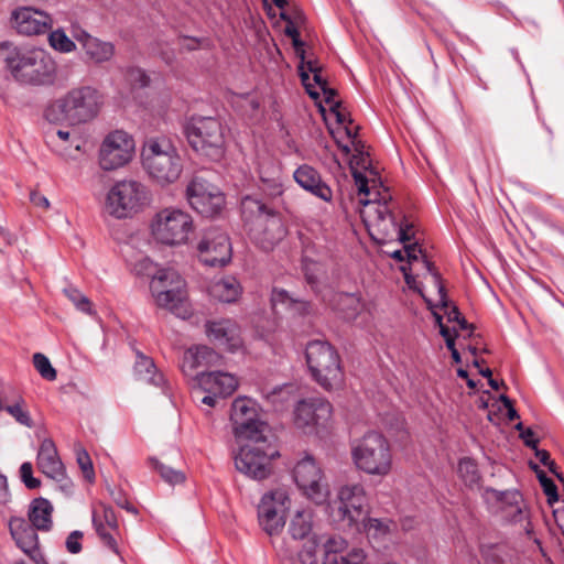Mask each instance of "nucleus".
Here are the masks:
<instances>
[{"label": "nucleus", "mask_w": 564, "mask_h": 564, "mask_svg": "<svg viewBox=\"0 0 564 564\" xmlns=\"http://www.w3.org/2000/svg\"><path fill=\"white\" fill-rule=\"evenodd\" d=\"M20 476H21L23 484L29 489H35L41 486L40 479L33 477V467H32V464L29 462L23 463L21 465Z\"/></svg>", "instance_id": "nucleus-50"}, {"label": "nucleus", "mask_w": 564, "mask_h": 564, "mask_svg": "<svg viewBox=\"0 0 564 564\" xmlns=\"http://www.w3.org/2000/svg\"><path fill=\"white\" fill-rule=\"evenodd\" d=\"M36 466L45 476L61 482L59 489L63 492L69 494L72 491L73 482L66 477L65 467L51 438H45L41 443Z\"/></svg>", "instance_id": "nucleus-19"}, {"label": "nucleus", "mask_w": 564, "mask_h": 564, "mask_svg": "<svg viewBox=\"0 0 564 564\" xmlns=\"http://www.w3.org/2000/svg\"><path fill=\"white\" fill-rule=\"evenodd\" d=\"M404 252L409 262L416 261L419 259V254H423V250L417 242L404 245Z\"/></svg>", "instance_id": "nucleus-57"}, {"label": "nucleus", "mask_w": 564, "mask_h": 564, "mask_svg": "<svg viewBox=\"0 0 564 564\" xmlns=\"http://www.w3.org/2000/svg\"><path fill=\"white\" fill-rule=\"evenodd\" d=\"M9 529L18 546L32 558L36 560L39 554L37 530L32 523H28L22 518H11Z\"/></svg>", "instance_id": "nucleus-27"}, {"label": "nucleus", "mask_w": 564, "mask_h": 564, "mask_svg": "<svg viewBox=\"0 0 564 564\" xmlns=\"http://www.w3.org/2000/svg\"><path fill=\"white\" fill-rule=\"evenodd\" d=\"M11 23L20 34L39 35L52 29L53 20L44 11L21 7L12 11Z\"/></svg>", "instance_id": "nucleus-21"}, {"label": "nucleus", "mask_w": 564, "mask_h": 564, "mask_svg": "<svg viewBox=\"0 0 564 564\" xmlns=\"http://www.w3.org/2000/svg\"><path fill=\"white\" fill-rule=\"evenodd\" d=\"M338 304L343 305L341 311L350 310V312H346L347 317L355 316L360 308L359 297L355 294H339Z\"/></svg>", "instance_id": "nucleus-49"}, {"label": "nucleus", "mask_w": 564, "mask_h": 564, "mask_svg": "<svg viewBox=\"0 0 564 564\" xmlns=\"http://www.w3.org/2000/svg\"><path fill=\"white\" fill-rule=\"evenodd\" d=\"M50 45L59 52L69 53L76 48L75 43L65 34L63 30H55L48 35Z\"/></svg>", "instance_id": "nucleus-40"}, {"label": "nucleus", "mask_w": 564, "mask_h": 564, "mask_svg": "<svg viewBox=\"0 0 564 564\" xmlns=\"http://www.w3.org/2000/svg\"><path fill=\"white\" fill-rule=\"evenodd\" d=\"M230 421L237 440L249 436L269 434V426L256 420L253 402L248 398H237L231 405Z\"/></svg>", "instance_id": "nucleus-15"}, {"label": "nucleus", "mask_w": 564, "mask_h": 564, "mask_svg": "<svg viewBox=\"0 0 564 564\" xmlns=\"http://www.w3.org/2000/svg\"><path fill=\"white\" fill-rule=\"evenodd\" d=\"M412 226L406 225L405 227L400 226L398 230V238L400 242L405 243L406 241H410L413 238V235L411 234Z\"/></svg>", "instance_id": "nucleus-61"}, {"label": "nucleus", "mask_w": 564, "mask_h": 564, "mask_svg": "<svg viewBox=\"0 0 564 564\" xmlns=\"http://www.w3.org/2000/svg\"><path fill=\"white\" fill-rule=\"evenodd\" d=\"M75 453L77 464L85 479L88 480L89 482H93L95 479V470L88 452L82 445H77L75 447Z\"/></svg>", "instance_id": "nucleus-39"}, {"label": "nucleus", "mask_w": 564, "mask_h": 564, "mask_svg": "<svg viewBox=\"0 0 564 564\" xmlns=\"http://www.w3.org/2000/svg\"><path fill=\"white\" fill-rule=\"evenodd\" d=\"M195 388L206 393H216L225 398L234 393L238 387L236 377L221 371H202L195 376Z\"/></svg>", "instance_id": "nucleus-25"}, {"label": "nucleus", "mask_w": 564, "mask_h": 564, "mask_svg": "<svg viewBox=\"0 0 564 564\" xmlns=\"http://www.w3.org/2000/svg\"><path fill=\"white\" fill-rule=\"evenodd\" d=\"M197 250L202 262L209 267L225 265L231 259L229 238L217 228L207 229L203 234Z\"/></svg>", "instance_id": "nucleus-18"}, {"label": "nucleus", "mask_w": 564, "mask_h": 564, "mask_svg": "<svg viewBox=\"0 0 564 564\" xmlns=\"http://www.w3.org/2000/svg\"><path fill=\"white\" fill-rule=\"evenodd\" d=\"M180 45L183 50L194 51L199 47L200 41L194 37L184 36L181 39Z\"/></svg>", "instance_id": "nucleus-60"}, {"label": "nucleus", "mask_w": 564, "mask_h": 564, "mask_svg": "<svg viewBox=\"0 0 564 564\" xmlns=\"http://www.w3.org/2000/svg\"><path fill=\"white\" fill-rule=\"evenodd\" d=\"M367 164H369V161L362 156L354 155L350 160L351 174L358 187V192L359 194H364L369 197L361 202L364 205L375 203L388 206V203L391 200V195L389 194L388 188L383 187L381 182H378L375 178L369 180L355 167V165H361L367 169Z\"/></svg>", "instance_id": "nucleus-22"}, {"label": "nucleus", "mask_w": 564, "mask_h": 564, "mask_svg": "<svg viewBox=\"0 0 564 564\" xmlns=\"http://www.w3.org/2000/svg\"><path fill=\"white\" fill-rule=\"evenodd\" d=\"M301 564H326L327 550L315 539L307 540L299 553Z\"/></svg>", "instance_id": "nucleus-35"}, {"label": "nucleus", "mask_w": 564, "mask_h": 564, "mask_svg": "<svg viewBox=\"0 0 564 564\" xmlns=\"http://www.w3.org/2000/svg\"><path fill=\"white\" fill-rule=\"evenodd\" d=\"M0 62L12 77L29 85H44L54 78L56 66L42 48L19 47L10 42L0 43Z\"/></svg>", "instance_id": "nucleus-1"}, {"label": "nucleus", "mask_w": 564, "mask_h": 564, "mask_svg": "<svg viewBox=\"0 0 564 564\" xmlns=\"http://www.w3.org/2000/svg\"><path fill=\"white\" fill-rule=\"evenodd\" d=\"M293 176L303 189L325 202L333 199L330 187L322 180L321 174L313 166L303 164L295 170Z\"/></svg>", "instance_id": "nucleus-26"}, {"label": "nucleus", "mask_w": 564, "mask_h": 564, "mask_svg": "<svg viewBox=\"0 0 564 564\" xmlns=\"http://www.w3.org/2000/svg\"><path fill=\"white\" fill-rule=\"evenodd\" d=\"M194 229L192 216L177 207L160 209L150 221L152 238L158 243L167 247H178L187 243Z\"/></svg>", "instance_id": "nucleus-7"}, {"label": "nucleus", "mask_w": 564, "mask_h": 564, "mask_svg": "<svg viewBox=\"0 0 564 564\" xmlns=\"http://www.w3.org/2000/svg\"><path fill=\"white\" fill-rule=\"evenodd\" d=\"M33 365L42 378L50 380V381H53L56 379L57 372L45 355H43L41 352L34 354L33 355Z\"/></svg>", "instance_id": "nucleus-41"}, {"label": "nucleus", "mask_w": 564, "mask_h": 564, "mask_svg": "<svg viewBox=\"0 0 564 564\" xmlns=\"http://www.w3.org/2000/svg\"><path fill=\"white\" fill-rule=\"evenodd\" d=\"M338 502L341 520H346L351 525L364 516L367 506L366 491L359 484L345 485L338 491Z\"/></svg>", "instance_id": "nucleus-23"}, {"label": "nucleus", "mask_w": 564, "mask_h": 564, "mask_svg": "<svg viewBox=\"0 0 564 564\" xmlns=\"http://www.w3.org/2000/svg\"><path fill=\"white\" fill-rule=\"evenodd\" d=\"M241 445L234 456L236 469L245 476L263 480L273 471V459L279 456L268 434L237 440Z\"/></svg>", "instance_id": "nucleus-5"}, {"label": "nucleus", "mask_w": 564, "mask_h": 564, "mask_svg": "<svg viewBox=\"0 0 564 564\" xmlns=\"http://www.w3.org/2000/svg\"><path fill=\"white\" fill-rule=\"evenodd\" d=\"M150 289L155 303L160 307L171 311L181 318H186L191 315L185 281L174 269L158 270L152 278Z\"/></svg>", "instance_id": "nucleus-9"}, {"label": "nucleus", "mask_w": 564, "mask_h": 564, "mask_svg": "<svg viewBox=\"0 0 564 564\" xmlns=\"http://www.w3.org/2000/svg\"><path fill=\"white\" fill-rule=\"evenodd\" d=\"M312 530V516L310 511L299 510L290 522L289 532L293 539H305Z\"/></svg>", "instance_id": "nucleus-36"}, {"label": "nucleus", "mask_w": 564, "mask_h": 564, "mask_svg": "<svg viewBox=\"0 0 564 564\" xmlns=\"http://www.w3.org/2000/svg\"><path fill=\"white\" fill-rule=\"evenodd\" d=\"M296 56L301 59V63L297 67L302 84L305 86L306 91L313 99H317L319 94L314 90V85L310 82L308 73L305 69V50L304 47H300L295 50Z\"/></svg>", "instance_id": "nucleus-42"}, {"label": "nucleus", "mask_w": 564, "mask_h": 564, "mask_svg": "<svg viewBox=\"0 0 564 564\" xmlns=\"http://www.w3.org/2000/svg\"><path fill=\"white\" fill-rule=\"evenodd\" d=\"M221 356L207 346L189 348L184 352L182 370L186 376L199 368L220 365Z\"/></svg>", "instance_id": "nucleus-29"}, {"label": "nucleus", "mask_w": 564, "mask_h": 564, "mask_svg": "<svg viewBox=\"0 0 564 564\" xmlns=\"http://www.w3.org/2000/svg\"><path fill=\"white\" fill-rule=\"evenodd\" d=\"M458 475L469 487L479 485L481 479L476 462L469 457L459 460Z\"/></svg>", "instance_id": "nucleus-37"}, {"label": "nucleus", "mask_w": 564, "mask_h": 564, "mask_svg": "<svg viewBox=\"0 0 564 564\" xmlns=\"http://www.w3.org/2000/svg\"><path fill=\"white\" fill-rule=\"evenodd\" d=\"M306 362L314 380L325 390L338 389L344 383V371L337 350L327 341H310Z\"/></svg>", "instance_id": "nucleus-6"}, {"label": "nucleus", "mask_w": 564, "mask_h": 564, "mask_svg": "<svg viewBox=\"0 0 564 564\" xmlns=\"http://www.w3.org/2000/svg\"><path fill=\"white\" fill-rule=\"evenodd\" d=\"M151 463L153 466L160 471L161 477L171 485L181 484L185 480V475L180 471L175 470L169 466H164L162 464H159L156 459H151Z\"/></svg>", "instance_id": "nucleus-44"}, {"label": "nucleus", "mask_w": 564, "mask_h": 564, "mask_svg": "<svg viewBox=\"0 0 564 564\" xmlns=\"http://www.w3.org/2000/svg\"><path fill=\"white\" fill-rule=\"evenodd\" d=\"M31 200L33 202L34 205H36L43 209H47L50 207L48 199L43 195L33 193V194H31Z\"/></svg>", "instance_id": "nucleus-63"}, {"label": "nucleus", "mask_w": 564, "mask_h": 564, "mask_svg": "<svg viewBox=\"0 0 564 564\" xmlns=\"http://www.w3.org/2000/svg\"><path fill=\"white\" fill-rule=\"evenodd\" d=\"M538 478L540 480V484L543 488L544 494L547 497V502L551 505L554 501H557L558 495H557V488L553 480L549 478L543 470H538Z\"/></svg>", "instance_id": "nucleus-47"}, {"label": "nucleus", "mask_w": 564, "mask_h": 564, "mask_svg": "<svg viewBox=\"0 0 564 564\" xmlns=\"http://www.w3.org/2000/svg\"><path fill=\"white\" fill-rule=\"evenodd\" d=\"M401 270L404 274V281H405L406 285L410 289H413V290L417 291L421 295H423L422 290L416 285L415 278L410 273L411 269L406 268V267H402Z\"/></svg>", "instance_id": "nucleus-59"}, {"label": "nucleus", "mask_w": 564, "mask_h": 564, "mask_svg": "<svg viewBox=\"0 0 564 564\" xmlns=\"http://www.w3.org/2000/svg\"><path fill=\"white\" fill-rule=\"evenodd\" d=\"M358 469L369 475L386 476L392 469V454L386 437L377 432L364 435L351 449Z\"/></svg>", "instance_id": "nucleus-8"}, {"label": "nucleus", "mask_w": 564, "mask_h": 564, "mask_svg": "<svg viewBox=\"0 0 564 564\" xmlns=\"http://www.w3.org/2000/svg\"><path fill=\"white\" fill-rule=\"evenodd\" d=\"M208 291L210 296L215 300L224 303H231L240 296L241 286L235 278L227 276L213 282L209 285Z\"/></svg>", "instance_id": "nucleus-33"}, {"label": "nucleus", "mask_w": 564, "mask_h": 564, "mask_svg": "<svg viewBox=\"0 0 564 564\" xmlns=\"http://www.w3.org/2000/svg\"><path fill=\"white\" fill-rule=\"evenodd\" d=\"M323 546L327 550L328 553H337L341 552L346 549V541L341 538H329Z\"/></svg>", "instance_id": "nucleus-55"}, {"label": "nucleus", "mask_w": 564, "mask_h": 564, "mask_svg": "<svg viewBox=\"0 0 564 564\" xmlns=\"http://www.w3.org/2000/svg\"><path fill=\"white\" fill-rule=\"evenodd\" d=\"M335 116H336V119L339 123H351L352 120L349 118V113L345 111V109H341L340 108H335V110H332Z\"/></svg>", "instance_id": "nucleus-64"}, {"label": "nucleus", "mask_w": 564, "mask_h": 564, "mask_svg": "<svg viewBox=\"0 0 564 564\" xmlns=\"http://www.w3.org/2000/svg\"><path fill=\"white\" fill-rule=\"evenodd\" d=\"M186 196L189 205L206 217L220 214L225 206L224 195L212 184L194 178L187 186Z\"/></svg>", "instance_id": "nucleus-16"}, {"label": "nucleus", "mask_w": 564, "mask_h": 564, "mask_svg": "<svg viewBox=\"0 0 564 564\" xmlns=\"http://www.w3.org/2000/svg\"><path fill=\"white\" fill-rule=\"evenodd\" d=\"M296 56L301 59V63L297 67L302 84L305 86L306 91L313 99H317L319 94L314 90V85L310 82L308 73L305 69V50L304 47H300L295 50Z\"/></svg>", "instance_id": "nucleus-43"}, {"label": "nucleus", "mask_w": 564, "mask_h": 564, "mask_svg": "<svg viewBox=\"0 0 564 564\" xmlns=\"http://www.w3.org/2000/svg\"><path fill=\"white\" fill-rule=\"evenodd\" d=\"M102 104V95L96 88L82 86L56 100L45 116L52 122L86 123L98 116Z\"/></svg>", "instance_id": "nucleus-3"}, {"label": "nucleus", "mask_w": 564, "mask_h": 564, "mask_svg": "<svg viewBox=\"0 0 564 564\" xmlns=\"http://www.w3.org/2000/svg\"><path fill=\"white\" fill-rule=\"evenodd\" d=\"M293 477L303 494L315 503L326 501L329 490L322 469L312 456L301 459L293 469Z\"/></svg>", "instance_id": "nucleus-14"}, {"label": "nucleus", "mask_w": 564, "mask_h": 564, "mask_svg": "<svg viewBox=\"0 0 564 564\" xmlns=\"http://www.w3.org/2000/svg\"><path fill=\"white\" fill-rule=\"evenodd\" d=\"M332 417V405L323 399L302 400L294 410V424L304 432L325 425Z\"/></svg>", "instance_id": "nucleus-20"}, {"label": "nucleus", "mask_w": 564, "mask_h": 564, "mask_svg": "<svg viewBox=\"0 0 564 564\" xmlns=\"http://www.w3.org/2000/svg\"><path fill=\"white\" fill-rule=\"evenodd\" d=\"M68 299L76 305V307L85 313L91 314V304L88 297L79 293L77 290L66 291Z\"/></svg>", "instance_id": "nucleus-52"}, {"label": "nucleus", "mask_w": 564, "mask_h": 564, "mask_svg": "<svg viewBox=\"0 0 564 564\" xmlns=\"http://www.w3.org/2000/svg\"><path fill=\"white\" fill-rule=\"evenodd\" d=\"M390 521H382L379 519L371 518L368 519L367 523L365 524L367 534L372 538H380L387 535L390 532Z\"/></svg>", "instance_id": "nucleus-45"}, {"label": "nucleus", "mask_w": 564, "mask_h": 564, "mask_svg": "<svg viewBox=\"0 0 564 564\" xmlns=\"http://www.w3.org/2000/svg\"><path fill=\"white\" fill-rule=\"evenodd\" d=\"M142 166L159 185L176 182L182 173V161L176 148L167 138L149 139L141 152Z\"/></svg>", "instance_id": "nucleus-4"}, {"label": "nucleus", "mask_w": 564, "mask_h": 564, "mask_svg": "<svg viewBox=\"0 0 564 564\" xmlns=\"http://www.w3.org/2000/svg\"><path fill=\"white\" fill-rule=\"evenodd\" d=\"M15 421L26 427H32L33 422L25 409V401L22 398H18L12 404L3 408Z\"/></svg>", "instance_id": "nucleus-38"}, {"label": "nucleus", "mask_w": 564, "mask_h": 564, "mask_svg": "<svg viewBox=\"0 0 564 564\" xmlns=\"http://www.w3.org/2000/svg\"><path fill=\"white\" fill-rule=\"evenodd\" d=\"M53 507L45 498H36L30 505L29 520L37 529L47 531L52 527Z\"/></svg>", "instance_id": "nucleus-34"}, {"label": "nucleus", "mask_w": 564, "mask_h": 564, "mask_svg": "<svg viewBox=\"0 0 564 564\" xmlns=\"http://www.w3.org/2000/svg\"><path fill=\"white\" fill-rule=\"evenodd\" d=\"M93 523L104 545L119 555L118 538L120 531L115 511L110 507L101 506L100 510L94 511Z\"/></svg>", "instance_id": "nucleus-24"}, {"label": "nucleus", "mask_w": 564, "mask_h": 564, "mask_svg": "<svg viewBox=\"0 0 564 564\" xmlns=\"http://www.w3.org/2000/svg\"><path fill=\"white\" fill-rule=\"evenodd\" d=\"M149 202L147 186L135 180L115 183L106 196L105 212L117 218L130 217L140 212Z\"/></svg>", "instance_id": "nucleus-10"}, {"label": "nucleus", "mask_w": 564, "mask_h": 564, "mask_svg": "<svg viewBox=\"0 0 564 564\" xmlns=\"http://www.w3.org/2000/svg\"><path fill=\"white\" fill-rule=\"evenodd\" d=\"M134 140L123 130L108 133L99 149V165L104 171H113L128 164L134 154Z\"/></svg>", "instance_id": "nucleus-13"}, {"label": "nucleus", "mask_w": 564, "mask_h": 564, "mask_svg": "<svg viewBox=\"0 0 564 564\" xmlns=\"http://www.w3.org/2000/svg\"><path fill=\"white\" fill-rule=\"evenodd\" d=\"M133 371L135 380L141 384H153L159 387L165 382L163 375L156 370L153 360L142 354H138Z\"/></svg>", "instance_id": "nucleus-32"}, {"label": "nucleus", "mask_w": 564, "mask_h": 564, "mask_svg": "<svg viewBox=\"0 0 564 564\" xmlns=\"http://www.w3.org/2000/svg\"><path fill=\"white\" fill-rule=\"evenodd\" d=\"M325 102L329 105L330 110H335V108H340V101L336 100L335 97L337 96V91L326 85L324 88H322Z\"/></svg>", "instance_id": "nucleus-56"}, {"label": "nucleus", "mask_w": 564, "mask_h": 564, "mask_svg": "<svg viewBox=\"0 0 564 564\" xmlns=\"http://www.w3.org/2000/svg\"><path fill=\"white\" fill-rule=\"evenodd\" d=\"M440 305L446 310L445 314L447 315V321L449 323L456 322L459 326V329H462V330H467V329L473 330L474 329V325L467 323L466 318L464 316H462V314L456 305H454V304L449 305L448 301H447V306H443L441 302H440Z\"/></svg>", "instance_id": "nucleus-46"}, {"label": "nucleus", "mask_w": 564, "mask_h": 564, "mask_svg": "<svg viewBox=\"0 0 564 564\" xmlns=\"http://www.w3.org/2000/svg\"><path fill=\"white\" fill-rule=\"evenodd\" d=\"M241 216L251 239L263 250H272L286 234L279 213L252 196L241 200Z\"/></svg>", "instance_id": "nucleus-2"}, {"label": "nucleus", "mask_w": 564, "mask_h": 564, "mask_svg": "<svg viewBox=\"0 0 564 564\" xmlns=\"http://www.w3.org/2000/svg\"><path fill=\"white\" fill-rule=\"evenodd\" d=\"M82 536L83 533L79 531H74L68 535L66 540V547L70 553L76 554L80 552L82 544L79 540L82 539Z\"/></svg>", "instance_id": "nucleus-54"}, {"label": "nucleus", "mask_w": 564, "mask_h": 564, "mask_svg": "<svg viewBox=\"0 0 564 564\" xmlns=\"http://www.w3.org/2000/svg\"><path fill=\"white\" fill-rule=\"evenodd\" d=\"M281 18L288 21V24L284 30L285 34L291 39L299 37L300 33L295 28L294 23L283 12L281 13Z\"/></svg>", "instance_id": "nucleus-62"}, {"label": "nucleus", "mask_w": 564, "mask_h": 564, "mask_svg": "<svg viewBox=\"0 0 564 564\" xmlns=\"http://www.w3.org/2000/svg\"><path fill=\"white\" fill-rule=\"evenodd\" d=\"M126 78L133 87H145L149 84V77L147 74L137 67H131L126 73Z\"/></svg>", "instance_id": "nucleus-51"}, {"label": "nucleus", "mask_w": 564, "mask_h": 564, "mask_svg": "<svg viewBox=\"0 0 564 564\" xmlns=\"http://www.w3.org/2000/svg\"><path fill=\"white\" fill-rule=\"evenodd\" d=\"M520 437L523 440L524 444L528 447L536 448L539 440L534 437V432L531 429L522 431Z\"/></svg>", "instance_id": "nucleus-58"}, {"label": "nucleus", "mask_w": 564, "mask_h": 564, "mask_svg": "<svg viewBox=\"0 0 564 564\" xmlns=\"http://www.w3.org/2000/svg\"><path fill=\"white\" fill-rule=\"evenodd\" d=\"M83 46L88 62L99 65L109 62L115 55V45L88 33H83L76 37Z\"/></svg>", "instance_id": "nucleus-30"}, {"label": "nucleus", "mask_w": 564, "mask_h": 564, "mask_svg": "<svg viewBox=\"0 0 564 564\" xmlns=\"http://www.w3.org/2000/svg\"><path fill=\"white\" fill-rule=\"evenodd\" d=\"M259 177L262 189L270 196L282 194L281 166L273 159L265 158L259 163Z\"/></svg>", "instance_id": "nucleus-31"}, {"label": "nucleus", "mask_w": 564, "mask_h": 564, "mask_svg": "<svg viewBox=\"0 0 564 564\" xmlns=\"http://www.w3.org/2000/svg\"><path fill=\"white\" fill-rule=\"evenodd\" d=\"M189 145L202 155L218 159L223 155L225 135L221 123L213 117L192 118L185 128Z\"/></svg>", "instance_id": "nucleus-11"}, {"label": "nucleus", "mask_w": 564, "mask_h": 564, "mask_svg": "<svg viewBox=\"0 0 564 564\" xmlns=\"http://www.w3.org/2000/svg\"><path fill=\"white\" fill-rule=\"evenodd\" d=\"M423 262L425 264L426 270L431 273V275L434 280V283L438 290L440 302L442 303L443 306H447V295H446L445 288L442 283L441 274L436 271L433 263L431 261H429L424 254H423Z\"/></svg>", "instance_id": "nucleus-48"}, {"label": "nucleus", "mask_w": 564, "mask_h": 564, "mask_svg": "<svg viewBox=\"0 0 564 564\" xmlns=\"http://www.w3.org/2000/svg\"><path fill=\"white\" fill-rule=\"evenodd\" d=\"M205 329L212 341L226 349L232 350L240 346L238 327L229 319L207 322Z\"/></svg>", "instance_id": "nucleus-28"}, {"label": "nucleus", "mask_w": 564, "mask_h": 564, "mask_svg": "<svg viewBox=\"0 0 564 564\" xmlns=\"http://www.w3.org/2000/svg\"><path fill=\"white\" fill-rule=\"evenodd\" d=\"M361 217L370 237L378 243H386L395 232L394 217L383 204H365Z\"/></svg>", "instance_id": "nucleus-17"}, {"label": "nucleus", "mask_w": 564, "mask_h": 564, "mask_svg": "<svg viewBox=\"0 0 564 564\" xmlns=\"http://www.w3.org/2000/svg\"><path fill=\"white\" fill-rule=\"evenodd\" d=\"M365 558L361 550H354L347 556L335 557L329 564H361Z\"/></svg>", "instance_id": "nucleus-53"}, {"label": "nucleus", "mask_w": 564, "mask_h": 564, "mask_svg": "<svg viewBox=\"0 0 564 564\" xmlns=\"http://www.w3.org/2000/svg\"><path fill=\"white\" fill-rule=\"evenodd\" d=\"M290 503L289 494L282 488L263 495L258 506V519L265 533L275 535L282 531L285 525Z\"/></svg>", "instance_id": "nucleus-12"}]
</instances>
